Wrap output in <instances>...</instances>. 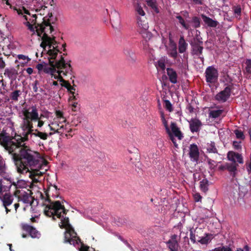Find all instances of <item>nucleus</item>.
I'll list each match as a JSON object with an SVG mask.
<instances>
[{"label": "nucleus", "instance_id": "nucleus-1", "mask_svg": "<svg viewBox=\"0 0 251 251\" xmlns=\"http://www.w3.org/2000/svg\"><path fill=\"white\" fill-rule=\"evenodd\" d=\"M0 145L12 155V159L19 173H29V177L33 182H38L39 177L43 173L39 170L34 169V167L40 166L39 164V153L32 151L25 144L21 147L14 149L11 142H7L0 141Z\"/></svg>", "mask_w": 251, "mask_h": 251}, {"label": "nucleus", "instance_id": "nucleus-2", "mask_svg": "<svg viewBox=\"0 0 251 251\" xmlns=\"http://www.w3.org/2000/svg\"><path fill=\"white\" fill-rule=\"evenodd\" d=\"M50 190L51 188L50 187L45 191V194L41 192L39 194L41 200L45 202L43 203L46 206L44 210L45 215L47 217H51L52 220L55 221L56 218H61V213L66 214L68 210L65 209L60 201H51L49 194Z\"/></svg>", "mask_w": 251, "mask_h": 251}, {"label": "nucleus", "instance_id": "nucleus-3", "mask_svg": "<svg viewBox=\"0 0 251 251\" xmlns=\"http://www.w3.org/2000/svg\"><path fill=\"white\" fill-rule=\"evenodd\" d=\"M34 132L35 130L30 127L23 130V132L19 134L15 133L14 136H10L8 133L2 130L0 133V141L5 142H11L13 148L14 147V149L18 148L21 147V144H25V142L29 140V135H33Z\"/></svg>", "mask_w": 251, "mask_h": 251}, {"label": "nucleus", "instance_id": "nucleus-4", "mask_svg": "<svg viewBox=\"0 0 251 251\" xmlns=\"http://www.w3.org/2000/svg\"><path fill=\"white\" fill-rule=\"evenodd\" d=\"M61 213V224H59L60 228H65L66 231L64 232V243H69L71 245L75 246L80 242V239L77 236V234L75 232L74 228L69 223V219L68 217H64V215Z\"/></svg>", "mask_w": 251, "mask_h": 251}, {"label": "nucleus", "instance_id": "nucleus-5", "mask_svg": "<svg viewBox=\"0 0 251 251\" xmlns=\"http://www.w3.org/2000/svg\"><path fill=\"white\" fill-rule=\"evenodd\" d=\"M49 64L50 67L45 66L43 69V72L46 74L50 75L52 77L55 79V76L59 75V73L64 69V67L68 64L69 61L66 62L64 58L62 55L60 56L58 59H52L51 56L49 58Z\"/></svg>", "mask_w": 251, "mask_h": 251}, {"label": "nucleus", "instance_id": "nucleus-6", "mask_svg": "<svg viewBox=\"0 0 251 251\" xmlns=\"http://www.w3.org/2000/svg\"><path fill=\"white\" fill-rule=\"evenodd\" d=\"M54 36L52 37H49L48 34L45 32L44 34L42 36V42L40 44V46L42 47L44 50H46V48L48 46L49 50L47 53L52 59H56L58 55L59 50L58 49V42L55 40Z\"/></svg>", "mask_w": 251, "mask_h": 251}, {"label": "nucleus", "instance_id": "nucleus-7", "mask_svg": "<svg viewBox=\"0 0 251 251\" xmlns=\"http://www.w3.org/2000/svg\"><path fill=\"white\" fill-rule=\"evenodd\" d=\"M52 14L51 13H49L47 16L43 18V22L41 24H38L35 28H36V32L38 36L41 37L42 33L48 32L51 33L54 30V28L51 24H54L56 21V18L53 19Z\"/></svg>", "mask_w": 251, "mask_h": 251}, {"label": "nucleus", "instance_id": "nucleus-8", "mask_svg": "<svg viewBox=\"0 0 251 251\" xmlns=\"http://www.w3.org/2000/svg\"><path fill=\"white\" fill-rule=\"evenodd\" d=\"M71 61L69 60V62L68 63L65 68L64 67V69L61 71L60 74L59 73V75H57V76L55 77V79H58L60 82H62L61 83V85L62 87L66 88L67 90L69 89V87H70L71 84L68 81L65 80L63 79V76H66L67 75H72L73 73L72 67L70 64Z\"/></svg>", "mask_w": 251, "mask_h": 251}, {"label": "nucleus", "instance_id": "nucleus-9", "mask_svg": "<svg viewBox=\"0 0 251 251\" xmlns=\"http://www.w3.org/2000/svg\"><path fill=\"white\" fill-rule=\"evenodd\" d=\"M27 191L29 192V193L22 189L17 190V191H14L13 194L17 198L19 202L22 201L24 203L32 205L34 200L33 198L31 196L32 193L29 189H27Z\"/></svg>", "mask_w": 251, "mask_h": 251}, {"label": "nucleus", "instance_id": "nucleus-10", "mask_svg": "<svg viewBox=\"0 0 251 251\" xmlns=\"http://www.w3.org/2000/svg\"><path fill=\"white\" fill-rule=\"evenodd\" d=\"M202 44V41H201L199 38H197L194 42H192L190 43L192 48V54L198 56L202 63H203L204 59L202 55V51L203 50Z\"/></svg>", "mask_w": 251, "mask_h": 251}, {"label": "nucleus", "instance_id": "nucleus-11", "mask_svg": "<svg viewBox=\"0 0 251 251\" xmlns=\"http://www.w3.org/2000/svg\"><path fill=\"white\" fill-rule=\"evenodd\" d=\"M63 123H64L58 120V119H53V121L48 125V126L51 131V132L49 133V136H51L54 133L62 134L65 126Z\"/></svg>", "mask_w": 251, "mask_h": 251}, {"label": "nucleus", "instance_id": "nucleus-12", "mask_svg": "<svg viewBox=\"0 0 251 251\" xmlns=\"http://www.w3.org/2000/svg\"><path fill=\"white\" fill-rule=\"evenodd\" d=\"M206 81L210 83L216 82L218 78V70L213 66L208 67L205 72Z\"/></svg>", "mask_w": 251, "mask_h": 251}, {"label": "nucleus", "instance_id": "nucleus-13", "mask_svg": "<svg viewBox=\"0 0 251 251\" xmlns=\"http://www.w3.org/2000/svg\"><path fill=\"white\" fill-rule=\"evenodd\" d=\"M233 84L227 85L225 89L215 96V99L220 102H226L230 97Z\"/></svg>", "mask_w": 251, "mask_h": 251}, {"label": "nucleus", "instance_id": "nucleus-14", "mask_svg": "<svg viewBox=\"0 0 251 251\" xmlns=\"http://www.w3.org/2000/svg\"><path fill=\"white\" fill-rule=\"evenodd\" d=\"M24 117L36 121L39 120L38 109L36 105H33L28 108H24L23 110Z\"/></svg>", "mask_w": 251, "mask_h": 251}, {"label": "nucleus", "instance_id": "nucleus-15", "mask_svg": "<svg viewBox=\"0 0 251 251\" xmlns=\"http://www.w3.org/2000/svg\"><path fill=\"white\" fill-rule=\"evenodd\" d=\"M178 237L176 234H173L170 239L166 242V244L170 251H178L179 244Z\"/></svg>", "mask_w": 251, "mask_h": 251}, {"label": "nucleus", "instance_id": "nucleus-16", "mask_svg": "<svg viewBox=\"0 0 251 251\" xmlns=\"http://www.w3.org/2000/svg\"><path fill=\"white\" fill-rule=\"evenodd\" d=\"M190 239L192 242L195 243L197 240H200L204 234L203 229L200 227H196L195 229H190Z\"/></svg>", "mask_w": 251, "mask_h": 251}, {"label": "nucleus", "instance_id": "nucleus-17", "mask_svg": "<svg viewBox=\"0 0 251 251\" xmlns=\"http://www.w3.org/2000/svg\"><path fill=\"white\" fill-rule=\"evenodd\" d=\"M189 155L192 161L198 162L199 158L200 152L198 147L196 144H193L190 145Z\"/></svg>", "mask_w": 251, "mask_h": 251}, {"label": "nucleus", "instance_id": "nucleus-18", "mask_svg": "<svg viewBox=\"0 0 251 251\" xmlns=\"http://www.w3.org/2000/svg\"><path fill=\"white\" fill-rule=\"evenodd\" d=\"M22 228L23 230L28 232L29 235L33 238H39L40 236V232L32 226L27 224H24L22 226Z\"/></svg>", "mask_w": 251, "mask_h": 251}, {"label": "nucleus", "instance_id": "nucleus-19", "mask_svg": "<svg viewBox=\"0 0 251 251\" xmlns=\"http://www.w3.org/2000/svg\"><path fill=\"white\" fill-rule=\"evenodd\" d=\"M189 124L190 130L192 133L199 132L202 125L201 122L197 118L191 119Z\"/></svg>", "mask_w": 251, "mask_h": 251}, {"label": "nucleus", "instance_id": "nucleus-20", "mask_svg": "<svg viewBox=\"0 0 251 251\" xmlns=\"http://www.w3.org/2000/svg\"><path fill=\"white\" fill-rule=\"evenodd\" d=\"M227 157L229 160L234 163L237 161L240 164H243L244 162L242 155L233 151H230L227 153Z\"/></svg>", "mask_w": 251, "mask_h": 251}, {"label": "nucleus", "instance_id": "nucleus-21", "mask_svg": "<svg viewBox=\"0 0 251 251\" xmlns=\"http://www.w3.org/2000/svg\"><path fill=\"white\" fill-rule=\"evenodd\" d=\"M14 181L13 180H0V194L9 191L10 188L13 187Z\"/></svg>", "mask_w": 251, "mask_h": 251}, {"label": "nucleus", "instance_id": "nucleus-22", "mask_svg": "<svg viewBox=\"0 0 251 251\" xmlns=\"http://www.w3.org/2000/svg\"><path fill=\"white\" fill-rule=\"evenodd\" d=\"M18 74L17 70L14 68H6L4 73V75H6L11 81L16 79Z\"/></svg>", "mask_w": 251, "mask_h": 251}, {"label": "nucleus", "instance_id": "nucleus-23", "mask_svg": "<svg viewBox=\"0 0 251 251\" xmlns=\"http://www.w3.org/2000/svg\"><path fill=\"white\" fill-rule=\"evenodd\" d=\"M138 31L139 30H148L149 28L148 23L145 17H140L137 16Z\"/></svg>", "mask_w": 251, "mask_h": 251}, {"label": "nucleus", "instance_id": "nucleus-24", "mask_svg": "<svg viewBox=\"0 0 251 251\" xmlns=\"http://www.w3.org/2000/svg\"><path fill=\"white\" fill-rule=\"evenodd\" d=\"M170 48L168 50V54L174 59H176L178 56L176 44L170 38Z\"/></svg>", "mask_w": 251, "mask_h": 251}, {"label": "nucleus", "instance_id": "nucleus-25", "mask_svg": "<svg viewBox=\"0 0 251 251\" xmlns=\"http://www.w3.org/2000/svg\"><path fill=\"white\" fill-rule=\"evenodd\" d=\"M238 166L236 163L233 162L232 163H226L227 170L229 172L233 179L236 176Z\"/></svg>", "mask_w": 251, "mask_h": 251}, {"label": "nucleus", "instance_id": "nucleus-26", "mask_svg": "<svg viewBox=\"0 0 251 251\" xmlns=\"http://www.w3.org/2000/svg\"><path fill=\"white\" fill-rule=\"evenodd\" d=\"M167 75L171 83L176 84L177 83V75L176 72L171 68H168L166 69Z\"/></svg>", "mask_w": 251, "mask_h": 251}, {"label": "nucleus", "instance_id": "nucleus-27", "mask_svg": "<svg viewBox=\"0 0 251 251\" xmlns=\"http://www.w3.org/2000/svg\"><path fill=\"white\" fill-rule=\"evenodd\" d=\"M171 128L174 135L177 137L178 139L181 140L183 136L179 128L177 126L175 122H172Z\"/></svg>", "mask_w": 251, "mask_h": 251}, {"label": "nucleus", "instance_id": "nucleus-28", "mask_svg": "<svg viewBox=\"0 0 251 251\" xmlns=\"http://www.w3.org/2000/svg\"><path fill=\"white\" fill-rule=\"evenodd\" d=\"M0 194V199H1L3 204L5 207L10 205L13 202V199L11 195L9 193H5L2 197H1Z\"/></svg>", "mask_w": 251, "mask_h": 251}, {"label": "nucleus", "instance_id": "nucleus-29", "mask_svg": "<svg viewBox=\"0 0 251 251\" xmlns=\"http://www.w3.org/2000/svg\"><path fill=\"white\" fill-rule=\"evenodd\" d=\"M202 18L204 22L209 27H216L218 24V22L217 21L213 20L210 18L207 17L205 15H202Z\"/></svg>", "mask_w": 251, "mask_h": 251}, {"label": "nucleus", "instance_id": "nucleus-30", "mask_svg": "<svg viewBox=\"0 0 251 251\" xmlns=\"http://www.w3.org/2000/svg\"><path fill=\"white\" fill-rule=\"evenodd\" d=\"M188 44L185 42L184 37L180 36L178 42V51L179 53L184 52L187 48Z\"/></svg>", "mask_w": 251, "mask_h": 251}, {"label": "nucleus", "instance_id": "nucleus-31", "mask_svg": "<svg viewBox=\"0 0 251 251\" xmlns=\"http://www.w3.org/2000/svg\"><path fill=\"white\" fill-rule=\"evenodd\" d=\"M213 238L212 234L209 233H204L203 235L200 238V240H198V242L200 243L202 245L207 244L210 242Z\"/></svg>", "mask_w": 251, "mask_h": 251}, {"label": "nucleus", "instance_id": "nucleus-32", "mask_svg": "<svg viewBox=\"0 0 251 251\" xmlns=\"http://www.w3.org/2000/svg\"><path fill=\"white\" fill-rule=\"evenodd\" d=\"M111 25L114 28H117L120 24V15L117 13H114L112 18L110 19Z\"/></svg>", "mask_w": 251, "mask_h": 251}, {"label": "nucleus", "instance_id": "nucleus-33", "mask_svg": "<svg viewBox=\"0 0 251 251\" xmlns=\"http://www.w3.org/2000/svg\"><path fill=\"white\" fill-rule=\"evenodd\" d=\"M27 186V183L23 180H19L17 182L14 181L13 189L15 191L20 189L25 188Z\"/></svg>", "mask_w": 251, "mask_h": 251}, {"label": "nucleus", "instance_id": "nucleus-34", "mask_svg": "<svg viewBox=\"0 0 251 251\" xmlns=\"http://www.w3.org/2000/svg\"><path fill=\"white\" fill-rule=\"evenodd\" d=\"M32 121H33V120L24 117L23 124L21 126L23 130H26V129L29 128L30 127L33 128Z\"/></svg>", "mask_w": 251, "mask_h": 251}, {"label": "nucleus", "instance_id": "nucleus-35", "mask_svg": "<svg viewBox=\"0 0 251 251\" xmlns=\"http://www.w3.org/2000/svg\"><path fill=\"white\" fill-rule=\"evenodd\" d=\"M207 152L208 153H218V150L216 148L214 142L211 141L210 143L207 144L206 146Z\"/></svg>", "mask_w": 251, "mask_h": 251}, {"label": "nucleus", "instance_id": "nucleus-36", "mask_svg": "<svg viewBox=\"0 0 251 251\" xmlns=\"http://www.w3.org/2000/svg\"><path fill=\"white\" fill-rule=\"evenodd\" d=\"M148 5L155 12L158 13L159 12L157 7L156 0H146Z\"/></svg>", "mask_w": 251, "mask_h": 251}, {"label": "nucleus", "instance_id": "nucleus-37", "mask_svg": "<svg viewBox=\"0 0 251 251\" xmlns=\"http://www.w3.org/2000/svg\"><path fill=\"white\" fill-rule=\"evenodd\" d=\"M75 130L71 128H69L67 126L65 125L64 128L63 129V133L62 134H60L61 136L64 137V135L67 138H69L73 136V134L71 133L73 131H75ZM75 134L74 133L73 135Z\"/></svg>", "mask_w": 251, "mask_h": 251}, {"label": "nucleus", "instance_id": "nucleus-38", "mask_svg": "<svg viewBox=\"0 0 251 251\" xmlns=\"http://www.w3.org/2000/svg\"><path fill=\"white\" fill-rule=\"evenodd\" d=\"M33 135L35 137H38L41 139L44 140H47L48 136H49V134L47 133L41 132L38 129H35V132L33 133Z\"/></svg>", "mask_w": 251, "mask_h": 251}, {"label": "nucleus", "instance_id": "nucleus-39", "mask_svg": "<svg viewBox=\"0 0 251 251\" xmlns=\"http://www.w3.org/2000/svg\"><path fill=\"white\" fill-rule=\"evenodd\" d=\"M141 34L143 38L146 41L150 40L152 37V33L148 30H139L138 31Z\"/></svg>", "mask_w": 251, "mask_h": 251}, {"label": "nucleus", "instance_id": "nucleus-40", "mask_svg": "<svg viewBox=\"0 0 251 251\" xmlns=\"http://www.w3.org/2000/svg\"><path fill=\"white\" fill-rule=\"evenodd\" d=\"M208 181L207 179H203L200 181V188L202 191L205 193L208 190Z\"/></svg>", "mask_w": 251, "mask_h": 251}, {"label": "nucleus", "instance_id": "nucleus-41", "mask_svg": "<svg viewBox=\"0 0 251 251\" xmlns=\"http://www.w3.org/2000/svg\"><path fill=\"white\" fill-rule=\"evenodd\" d=\"M223 110H211L209 113V117L216 119L219 117L223 113Z\"/></svg>", "mask_w": 251, "mask_h": 251}, {"label": "nucleus", "instance_id": "nucleus-42", "mask_svg": "<svg viewBox=\"0 0 251 251\" xmlns=\"http://www.w3.org/2000/svg\"><path fill=\"white\" fill-rule=\"evenodd\" d=\"M0 176L1 178H0V180H13L11 175L7 172V170L6 171H4L0 173Z\"/></svg>", "mask_w": 251, "mask_h": 251}, {"label": "nucleus", "instance_id": "nucleus-43", "mask_svg": "<svg viewBox=\"0 0 251 251\" xmlns=\"http://www.w3.org/2000/svg\"><path fill=\"white\" fill-rule=\"evenodd\" d=\"M135 9L136 12L138 15L142 16H145V13L138 2L135 3Z\"/></svg>", "mask_w": 251, "mask_h": 251}, {"label": "nucleus", "instance_id": "nucleus-44", "mask_svg": "<svg viewBox=\"0 0 251 251\" xmlns=\"http://www.w3.org/2000/svg\"><path fill=\"white\" fill-rule=\"evenodd\" d=\"M21 94V92L20 90H15L10 94V98L12 100L18 101V97L20 96Z\"/></svg>", "mask_w": 251, "mask_h": 251}, {"label": "nucleus", "instance_id": "nucleus-45", "mask_svg": "<svg viewBox=\"0 0 251 251\" xmlns=\"http://www.w3.org/2000/svg\"><path fill=\"white\" fill-rule=\"evenodd\" d=\"M176 18L178 20L179 24H181L184 28L186 30L189 28V25L186 24L184 19L181 16L177 15Z\"/></svg>", "mask_w": 251, "mask_h": 251}, {"label": "nucleus", "instance_id": "nucleus-46", "mask_svg": "<svg viewBox=\"0 0 251 251\" xmlns=\"http://www.w3.org/2000/svg\"><path fill=\"white\" fill-rule=\"evenodd\" d=\"M55 115L56 116V118H55L54 119H58V120H62L61 122H64V123L66 122V119L63 116V112L60 111V110H56L55 112Z\"/></svg>", "mask_w": 251, "mask_h": 251}, {"label": "nucleus", "instance_id": "nucleus-47", "mask_svg": "<svg viewBox=\"0 0 251 251\" xmlns=\"http://www.w3.org/2000/svg\"><path fill=\"white\" fill-rule=\"evenodd\" d=\"M156 68H160L161 70L164 71L166 68L165 60L161 59L157 62Z\"/></svg>", "mask_w": 251, "mask_h": 251}, {"label": "nucleus", "instance_id": "nucleus-48", "mask_svg": "<svg viewBox=\"0 0 251 251\" xmlns=\"http://www.w3.org/2000/svg\"><path fill=\"white\" fill-rule=\"evenodd\" d=\"M164 107L166 108V109L169 112H172L173 111V108L171 102L169 100H164Z\"/></svg>", "mask_w": 251, "mask_h": 251}, {"label": "nucleus", "instance_id": "nucleus-49", "mask_svg": "<svg viewBox=\"0 0 251 251\" xmlns=\"http://www.w3.org/2000/svg\"><path fill=\"white\" fill-rule=\"evenodd\" d=\"M192 22L193 23V26L195 28H198L200 26V19L198 17H193L192 19Z\"/></svg>", "mask_w": 251, "mask_h": 251}, {"label": "nucleus", "instance_id": "nucleus-50", "mask_svg": "<svg viewBox=\"0 0 251 251\" xmlns=\"http://www.w3.org/2000/svg\"><path fill=\"white\" fill-rule=\"evenodd\" d=\"M161 118V120H162V123L165 127V129L166 130L167 133H170V132H171V131H170V128L168 126L167 121L166 120L163 114H162Z\"/></svg>", "mask_w": 251, "mask_h": 251}, {"label": "nucleus", "instance_id": "nucleus-51", "mask_svg": "<svg viewBox=\"0 0 251 251\" xmlns=\"http://www.w3.org/2000/svg\"><path fill=\"white\" fill-rule=\"evenodd\" d=\"M245 64L246 65V73L251 74V59H247L245 62Z\"/></svg>", "mask_w": 251, "mask_h": 251}, {"label": "nucleus", "instance_id": "nucleus-52", "mask_svg": "<svg viewBox=\"0 0 251 251\" xmlns=\"http://www.w3.org/2000/svg\"><path fill=\"white\" fill-rule=\"evenodd\" d=\"M234 133L236 135L237 138L242 140L245 139V136L244 135V133L243 131H242L241 130L236 129L234 131Z\"/></svg>", "mask_w": 251, "mask_h": 251}, {"label": "nucleus", "instance_id": "nucleus-53", "mask_svg": "<svg viewBox=\"0 0 251 251\" xmlns=\"http://www.w3.org/2000/svg\"><path fill=\"white\" fill-rule=\"evenodd\" d=\"M7 170L5 166V162L3 158L0 156V173Z\"/></svg>", "mask_w": 251, "mask_h": 251}, {"label": "nucleus", "instance_id": "nucleus-54", "mask_svg": "<svg viewBox=\"0 0 251 251\" xmlns=\"http://www.w3.org/2000/svg\"><path fill=\"white\" fill-rule=\"evenodd\" d=\"M24 24L28 27V29L31 31L33 32L34 33L35 31H36V30H35V28L33 27V25L30 24L29 21H27L24 23Z\"/></svg>", "mask_w": 251, "mask_h": 251}, {"label": "nucleus", "instance_id": "nucleus-55", "mask_svg": "<svg viewBox=\"0 0 251 251\" xmlns=\"http://www.w3.org/2000/svg\"><path fill=\"white\" fill-rule=\"evenodd\" d=\"M234 12L235 15L240 16L241 13V8L240 6H237L234 8Z\"/></svg>", "mask_w": 251, "mask_h": 251}, {"label": "nucleus", "instance_id": "nucleus-56", "mask_svg": "<svg viewBox=\"0 0 251 251\" xmlns=\"http://www.w3.org/2000/svg\"><path fill=\"white\" fill-rule=\"evenodd\" d=\"M241 142L233 141V146L235 150H238L241 149Z\"/></svg>", "mask_w": 251, "mask_h": 251}, {"label": "nucleus", "instance_id": "nucleus-57", "mask_svg": "<svg viewBox=\"0 0 251 251\" xmlns=\"http://www.w3.org/2000/svg\"><path fill=\"white\" fill-rule=\"evenodd\" d=\"M207 160L209 166V168L211 170L214 169L215 167V165L213 163L214 162H215L214 161L210 158H207Z\"/></svg>", "mask_w": 251, "mask_h": 251}, {"label": "nucleus", "instance_id": "nucleus-58", "mask_svg": "<svg viewBox=\"0 0 251 251\" xmlns=\"http://www.w3.org/2000/svg\"><path fill=\"white\" fill-rule=\"evenodd\" d=\"M169 134V136L170 137V140L172 141V142L173 143L174 146L176 147H177V144L176 143V140L175 138V137L173 136V134L171 132H170V133H167Z\"/></svg>", "mask_w": 251, "mask_h": 251}, {"label": "nucleus", "instance_id": "nucleus-59", "mask_svg": "<svg viewBox=\"0 0 251 251\" xmlns=\"http://www.w3.org/2000/svg\"><path fill=\"white\" fill-rule=\"evenodd\" d=\"M228 246H223L216 248L212 250V251H225L226 249L227 248Z\"/></svg>", "mask_w": 251, "mask_h": 251}, {"label": "nucleus", "instance_id": "nucleus-60", "mask_svg": "<svg viewBox=\"0 0 251 251\" xmlns=\"http://www.w3.org/2000/svg\"><path fill=\"white\" fill-rule=\"evenodd\" d=\"M18 58L19 59H23L24 60L26 59L27 60V61L26 62V63L30 60V59L29 58L28 56H26L23 55V54H19L18 55Z\"/></svg>", "mask_w": 251, "mask_h": 251}, {"label": "nucleus", "instance_id": "nucleus-61", "mask_svg": "<svg viewBox=\"0 0 251 251\" xmlns=\"http://www.w3.org/2000/svg\"><path fill=\"white\" fill-rule=\"evenodd\" d=\"M39 84V82L38 80H35L34 82L32 84L33 90L34 92H37L38 91V87L37 85Z\"/></svg>", "mask_w": 251, "mask_h": 251}, {"label": "nucleus", "instance_id": "nucleus-62", "mask_svg": "<svg viewBox=\"0 0 251 251\" xmlns=\"http://www.w3.org/2000/svg\"><path fill=\"white\" fill-rule=\"evenodd\" d=\"M52 191H54L55 192V194H52V196L54 197H58V188L57 187L56 185H53L52 186Z\"/></svg>", "mask_w": 251, "mask_h": 251}, {"label": "nucleus", "instance_id": "nucleus-63", "mask_svg": "<svg viewBox=\"0 0 251 251\" xmlns=\"http://www.w3.org/2000/svg\"><path fill=\"white\" fill-rule=\"evenodd\" d=\"M201 199H202L201 196L199 193H196L194 195V199H195V201H196V202L201 201Z\"/></svg>", "mask_w": 251, "mask_h": 251}, {"label": "nucleus", "instance_id": "nucleus-64", "mask_svg": "<svg viewBox=\"0 0 251 251\" xmlns=\"http://www.w3.org/2000/svg\"><path fill=\"white\" fill-rule=\"evenodd\" d=\"M246 169L249 174L251 173V159H250V162L247 164L246 163Z\"/></svg>", "mask_w": 251, "mask_h": 251}]
</instances>
